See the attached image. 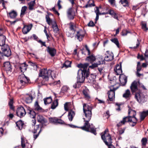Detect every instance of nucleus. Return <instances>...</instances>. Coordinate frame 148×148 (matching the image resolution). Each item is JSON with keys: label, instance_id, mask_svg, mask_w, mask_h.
<instances>
[{"label": "nucleus", "instance_id": "1", "mask_svg": "<svg viewBox=\"0 0 148 148\" xmlns=\"http://www.w3.org/2000/svg\"><path fill=\"white\" fill-rule=\"evenodd\" d=\"M92 108L88 105L84 103L83 105V110L84 116L83 118L85 122L83 126L80 127L81 129L87 132H90L96 135V129L93 125H90L89 123L92 116Z\"/></svg>", "mask_w": 148, "mask_h": 148}, {"label": "nucleus", "instance_id": "2", "mask_svg": "<svg viewBox=\"0 0 148 148\" xmlns=\"http://www.w3.org/2000/svg\"><path fill=\"white\" fill-rule=\"evenodd\" d=\"M77 67L80 69L78 71L77 82L73 85L74 88H79L81 83L83 82L86 78L85 66H77Z\"/></svg>", "mask_w": 148, "mask_h": 148}, {"label": "nucleus", "instance_id": "3", "mask_svg": "<svg viewBox=\"0 0 148 148\" xmlns=\"http://www.w3.org/2000/svg\"><path fill=\"white\" fill-rule=\"evenodd\" d=\"M137 120L136 117H132L131 116H126L124 117L123 120L117 124L118 127H120L122 125H124L126 122L132 123L130 125L132 126H134L136 124Z\"/></svg>", "mask_w": 148, "mask_h": 148}, {"label": "nucleus", "instance_id": "4", "mask_svg": "<svg viewBox=\"0 0 148 148\" xmlns=\"http://www.w3.org/2000/svg\"><path fill=\"white\" fill-rule=\"evenodd\" d=\"M108 131V129H106L104 131V133H102V134H103L101 135L102 139L107 145H111L112 143L111 136L109 134L106 133V132Z\"/></svg>", "mask_w": 148, "mask_h": 148}, {"label": "nucleus", "instance_id": "5", "mask_svg": "<svg viewBox=\"0 0 148 148\" xmlns=\"http://www.w3.org/2000/svg\"><path fill=\"white\" fill-rule=\"evenodd\" d=\"M18 80L19 84L23 86L27 85L30 81L29 79L23 74L19 75Z\"/></svg>", "mask_w": 148, "mask_h": 148}, {"label": "nucleus", "instance_id": "6", "mask_svg": "<svg viewBox=\"0 0 148 148\" xmlns=\"http://www.w3.org/2000/svg\"><path fill=\"white\" fill-rule=\"evenodd\" d=\"M140 82L138 81H134L131 84L130 88L132 93L138 92L140 91L139 87Z\"/></svg>", "mask_w": 148, "mask_h": 148}, {"label": "nucleus", "instance_id": "7", "mask_svg": "<svg viewBox=\"0 0 148 148\" xmlns=\"http://www.w3.org/2000/svg\"><path fill=\"white\" fill-rule=\"evenodd\" d=\"M88 65H77L79 66H84L85 69V73L86 75V77L87 79H89L90 82H93L94 79L96 78V76L93 74H91L90 75L89 74V69L88 68Z\"/></svg>", "mask_w": 148, "mask_h": 148}, {"label": "nucleus", "instance_id": "8", "mask_svg": "<svg viewBox=\"0 0 148 148\" xmlns=\"http://www.w3.org/2000/svg\"><path fill=\"white\" fill-rule=\"evenodd\" d=\"M119 86L114 87V86H111L110 87V90L108 91V98L111 101H113L115 98V91L119 88Z\"/></svg>", "mask_w": 148, "mask_h": 148}, {"label": "nucleus", "instance_id": "9", "mask_svg": "<svg viewBox=\"0 0 148 148\" xmlns=\"http://www.w3.org/2000/svg\"><path fill=\"white\" fill-rule=\"evenodd\" d=\"M49 70H47V69H44L40 70L39 76L42 78L43 81H48L49 80Z\"/></svg>", "mask_w": 148, "mask_h": 148}, {"label": "nucleus", "instance_id": "10", "mask_svg": "<svg viewBox=\"0 0 148 148\" xmlns=\"http://www.w3.org/2000/svg\"><path fill=\"white\" fill-rule=\"evenodd\" d=\"M135 97L137 101L140 103H143L145 101V96L141 92V91L135 94Z\"/></svg>", "mask_w": 148, "mask_h": 148}, {"label": "nucleus", "instance_id": "11", "mask_svg": "<svg viewBox=\"0 0 148 148\" xmlns=\"http://www.w3.org/2000/svg\"><path fill=\"white\" fill-rule=\"evenodd\" d=\"M26 113L23 107H20L17 108L16 114L18 116L22 117L25 115Z\"/></svg>", "mask_w": 148, "mask_h": 148}, {"label": "nucleus", "instance_id": "12", "mask_svg": "<svg viewBox=\"0 0 148 148\" xmlns=\"http://www.w3.org/2000/svg\"><path fill=\"white\" fill-rule=\"evenodd\" d=\"M85 32L82 30L77 31L75 34V38H77L79 41H81L84 37Z\"/></svg>", "mask_w": 148, "mask_h": 148}, {"label": "nucleus", "instance_id": "13", "mask_svg": "<svg viewBox=\"0 0 148 148\" xmlns=\"http://www.w3.org/2000/svg\"><path fill=\"white\" fill-rule=\"evenodd\" d=\"M37 120L38 122H40L43 125H45V124L47 123V120L40 115H38L37 117Z\"/></svg>", "mask_w": 148, "mask_h": 148}, {"label": "nucleus", "instance_id": "14", "mask_svg": "<svg viewBox=\"0 0 148 148\" xmlns=\"http://www.w3.org/2000/svg\"><path fill=\"white\" fill-rule=\"evenodd\" d=\"M119 80L122 85L124 86L127 82V77L123 74L119 76Z\"/></svg>", "mask_w": 148, "mask_h": 148}, {"label": "nucleus", "instance_id": "15", "mask_svg": "<svg viewBox=\"0 0 148 148\" xmlns=\"http://www.w3.org/2000/svg\"><path fill=\"white\" fill-rule=\"evenodd\" d=\"M7 50H6L2 53L0 51V59H1L3 58V54L5 56L8 57L11 55V51L10 48H8Z\"/></svg>", "mask_w": 148, "mask_h": 148}, {"label": "nucleus", "instance_id": "16", "mask_svg": "<svg viewBox=\"0 0 148 148\" xmlns=\"http://www.w3.org/2000/svg\"><path fill=\"white\" fill-rule=\"evenodd\" d=\"M89 56L87 57L85 60L90 63L92 64L96 60L95 56L93 54L89 55Z\"/></svg>", "mask_w": 148, "mask_h": 148}, {"label": "nucleus", "instance_id": "17", "mask_svg": "<svg viewBox=\"0 0 148 148\" xmlns=\"http://www.w3.org/2000/svg\"><path fill=\"white\" fill-rule=\"evenodd\" d=\"M32 25L31 24L30 25H24L23 28L22 32L24 34H26L31 29Z\"/></svg>", "mask_w": 148, "mask_h": 148}, {"label": "nucleus", "instance_id": "18", "mask_svg": "<svg viewBox=\"0 0 148 148\" xmlns=\"http://www.w3.org/2000/svg\"><path fill=\"white\" fill-rule=\"evenodd\" d=\"M114 71L117 75H121L122 73L121 65H116Z\"/></svg>", "mask_w": 148, "mask_h": 148}, {"label": "nucleus", "instance_id": "19", "mask_svg": "<svg viewBox=\"0 0 148 148\" xmlns=\"http://www.w3.org/2000/svg\"><path fill=\"white\" fill-rule=\"evenodd\" d=\"M113 55L112 53H109L108 52L106 54L104 60L107 61L112 60L113 58Z\"/></svg>", "mask_w": 148, "mask_h": 148}, {"label": "nucleus", "instance_id": "20", "mask_svg": "<svg viewBox=\"0 0 148 148\" xmlns=\"http://www.w3.org/2000/svg\"><path fill=\"white\" fill-rule=\"evenodd\" d=\"M47 50L51 56H54L56 53V50L54 48L48 47Z\"/></svg>", "mask_w": 148, "mask_h": 148}, {"label": "nucleus", "instance_id": "21", "mask_svg": "<svg viewBox=\"0 0 148 148\" xmlns=\"http://www.w3.org/2000/svg\"><path fill=\"white\" fill-rule=\"evenodd\" d=\"M131 96L130 90L129 89L126 90L125 92L123 94V97L127 99H129Z\"/></svg>", "mask_w": 148, "mask_h": 148}, {"label": "nucleus", "instance_id": "22", "mask_svg": "<svg viewBox=\"0 0 148 148\" xmlns=\"http://www.w3.org/2000/svg\"><path fill=\"white\" fill-rule=\"evenodd\" d=\"M42 126L41 125H38L34 126V130L32 131V132L34 134H35L37 132L38 130H39L38 132L39 134H40L42 130Z\"/></svg>", "mask_w": 148, "mask_h": 148}, {"label": "nucleus", "instance_id": "23", "mask_svg": "<svg viewBox=\"0 0 148 148\" xmlns=\"http://www.w3.org/2000/svg\"><path fill=\"white\" fill-rule=\"evenodd\" d=\"M34 109L36 111L39 112H41L42 111V109L40 106L38 101H36L34 103Z\"/></svg>", "mask_w": 148, "mask_h": 148}, {"label": "nucleus", "instance_id": "24", "mask_svg": "<svg viewBox=\"0 0 148 148\" xmlns=\"http://www.w3.org/2000/svg\"><path fill=\"white\" fill-rule=\"evenodd\" d=\"M67 17L70 20L73 19L74 18V14H73L72 8H70L67 12Z\"/></svg>", "mask_w": 148, "mask_h": 148}, {"label": "nucleus", "instance_id": "25", "mask_svg": "<svg viewBox=\"0 0 148 148\" xmlns=\"http://www.w3.org/2000/svg\"><path fill=\"white\" fill-rule=\"evenodd\" d=\"M33 97L31 95L27 94L25 96V100L27 103H30L32 102Z\"/></svg>", "mask_w": 148, "mask_h": 148}, {"label": "nucleus", "instance_id": "26", "mask_svg": "<svg viewBox=\"0 0 148 148\" xmlns=\"http://www.w3.org/2000/svg\"><path fill=\"white\" fill-rule=\"evenodd\" d=\"M75 114V112L72 110H71L69 112L68 116L70 121H72Z\"/></svg>", "mask_w": 148, "mask_h": 148}, {"label": "nucleus", "instance_id": "27", "mask_svg": "<svg viewBox=\"0 0 148 148\" xmlns=\"http://www.w3.org/2000/svg\"><path fill=\"white\" fill-rule=\"evenodd\" d=\"M27 113L29 114V116L32 119L35 118L36 113L34 110H28Z\"/></svg>", "mask_w": 148, "mask_h": 148}, {"label": "nucleus", "instance_id": "28", "mask_svg": "<svg viewBox=\"0 0 148 148\" xmlns=\"http://www.w3.org/2000/svg\"><path fill=\"white\" fill-rule=\"evenodd\" d=\"M17 15L16 12L14 10H13L9 13L8 16L11 18H16Z\"/></svg>", "mask_w": 148, "mask_h": 148}, {"label": "nucleus", "instance_id": "29", "mask_svg": "<svg viewBox=\"0 0 148 148\" xmlns=\"http://www.w3.org/2000/svg\"><path fill=\"white\" fill-rule=\"evenodd\" d=\"M109 14L112 17L115 19L118 20V14L115 12L113 10H110L109 11Z\"/></svg>", "mask_w": 148, "mask_h": 148}, {"label": "nucleus", "instance_id": "30", "mask_svg": "<svg viewBox=\"0 0 148 148\" xmlns=\"http://www.w3.org/2000/svg\"><path fill=\"white\" fill-rule=\"evenodd\" d=\"M6 39L5 36L3 35H0V46H2L5 44Z\"/></svg>", "mask_w": 148, "mask_h": 148}, {"label": "nucleus", "instance_id": "31", "mask_svg": "<svg viewBox=\"0 0 148 148\" xmlns=\"http://www.w3.org/2000/svg\"><path fill=\"white\" fill-rule=\"evenodd\" d=\"M52 27L53 32L55 33H58L59 32V29L56 24V22H53L52 23Z\"/></svg>", "mask_w": 148, "mask_h": 148}, {"label": "nucleus", "instance_id": "32", "mask_svg": "<svg viewBox=\"0 0 148 148\" xmlns=\"http://www.w3.org/2000/svg\"><path fill=\"white\" fill-rule=\"evenodd\" d=\"M58 100L56 99L52 102L51 107V108L52 109H55L58 106Z\"/></svg>", "mask_w": 148, "mask_h": 148}, {"label": "nucleus", "instance_id": "33", "mask_svg": "<svg viewBox=\"0 0 148 148\" xmlns=\"http://www.w3.org/2000/svg\"><path fill=\"white\" fill-rule=\"evenodd\" d=\"M49 76H51L53 79H54L56 77V75L57 73L56 71L54 70L51 71L50 70H49Z\"/></svg>", "mask_w": 148, "mask_h": 148}, {"label": "nucleus", "instance_id": "34", "mask_svg": "<svg viewBox=\"0 0 148 148\" xmlns=\"http://www.w3.org/2000/svg\"><path fill=\"white\" fill-rule=\"evenodd\" d=\"M16 124L18 128L21 130L22 129L24 123L22 121L20 120L16 123Z\"/></svg>", "mask_w": 148, "mask_h": 148}, {"label": "nucleus", "instance_id": "35", "mask_svg": "<svg viewBox=\"0 0 148 148\" xmlns=\"http://www.w3.org/2000/svg\"><path fill=\"white\" fill-rule=\"evenodd\" d=\"M148 115V110L143 111L141 113L140 116V120L142 121L144 119L145 117Z\"/></svg>", "mask_w": 148, "mask_h": 148}, {"label": "nucleus", "instance_id": "36", "mask_svg": "<svg viewBox=\"0 0 148 148\" xmlns=\"http://www.w3.org/2000/svg\"><path fill=\"white\" fill-rule=\"evenodd\" d=\"M128 114L130 116H131L132 117H135V116L136 115V112L134 110H132L129 109L128 111Z\"/></svg>", "mask_w": 148, "mask_h": 148}, {"label": "nucleus", "instance_id": "37", "mask_svg": "<svg viewBox=\"0 0 148 148\" xmlns=\"http://www.w3.org/2000/svg\"><path fill=\"white\" fill-rule=\"evenodd\" d=\"M71 103L70 102H66L64 105V109L65 110L68 111L70 108Z\"/></svg>", "mask_w": 148, "mask_h": 148}, {"label": "nucleus", "instance_id": "38", "mask_svg": "<svg viewBox=\"0 0 148 148\" xmlns=\"http://www.w3.org/2000/svg\"><path fill=\"white\" fill-rule=\"evenodd\" d=\"M46 19L47 23L49 25H50L51 24L52 25L53 23V22H56L55 21H52L48 15L46 16Z\"/></svg>", "mask_w": 148, "mask_h": 148}, {"label": "nucleus", "instance_id": "39", "mask_svg": "<svg viewBox=\"0 0 148 148\" xmlns=\"http://www.w3.org/2000/svg\"><path fill=\"white\" fill-rule=\"evenodd\" d=\"M85 46L86 48L85 49L83 48L81 50L82 53L83 54H85V51H87L88 52V55H90V51L89 49H88L87 45H86Z\"/></svg>", "mask_w": 148, "mask_h": 148}, {"label": "nucleus", "instance_id": "40", "mask_svg": "<svg viewBox=\"0 0 148 148\" xmlns=\"http://www.w3.org/2000/svg\"><path fill=\"white\" fill-rule=\"evenodd\" d=\"M52 101V99L51 97H47L44 99V101L45 105L50 103Z\"/></svg>", "mask_w": 148, "mask_h": 148}, {"label": "nucleus", "instance_id": "41", "mask_svg": "<svg viewBox=\"0 0 148 148\" xmlns=\"http://www.w3.org/2000/svg\"><path fill=\"white\" fill-rule=\"evenodd\" d=\"M111 41L113 43H114L118 48H119V41L116 38H114L111 39Z\"/></svg>", "mask_w": 148, "mask_h": 148}, {"label": "nucleus", "instance_id": "42", "mask_svg": "<svg viewBox=\"0 0 148 148\" xmlns=\"http://www.w3.org/2000/svg\"><path fill=\"white\" fill-rule=\"evenodd\" d=\"M95 5L93 3V1L92 0H90L88 3L85 5V8H87L88 7H91L94 6Z\"/></svg>", "mask_w": 148, "mask_h": 148}, {"label": "nucleus", "instance_id": "43", "mask_svg": "<svg viewBox=\"0 0 148 148\" xmlns=\"http://www.w3.org/2000/svg\"><path fill=\"white\" fill-rule=\"evenodd\" d=\"M27 7L26 6H24L22 7L21 13V16H22L25 14L26 11Z\"/></svg>", "mask_w": 148, "mask_h": 148}, {"label": "nucleus", "instance_id": "44", "mask_svg": "<svg viewBox=\"0 0 148 148\" xmlns=\"http://www.w3.org/2000/svg\"><path fill=\"white\" fill-rule=\"evenodd\" d=\"M109 82L111 84H112L111 86L114 85V87H116V86H115L116 85V77H114L113 80H110Z\"/></svg>", "mask_w": 148, "mask_h": 148}, {"label": "nucleus", "instance_id": "45", "mask_svg": "<svg viewBox=\"0 0 148 148\" xmlns=\"http://www.w3.org/2000/svg\"><path fill=\"white\" fill-rule=\"evenodd\" d=\"M35 4V0L31 1L29 4V9L30 10L33 9V7Z\"/></svg>", "mask_w": 148, "mask_h": 148}, {"label": "nucleus", "instance_id": "46", "mask_svg": "<svg viewBox=\"0 0 148 148\" xmlns=\"http://www.w3.org/2000/svg\"><path fill=\"white\" fill-rule=\"evenodd\" d=\"M1 46V50L3 52L6 50H7L8 48H10L9 46L7 45L4 44L3 45Z\"/></svg>", "mask_w": 148, "mask_h": 148}, {"label": "nucleus", "instance_id": "47", "mask_svg": "<svg viewBox=\"0 0 148 148\" xmlns=\"http://www.w3.org/2000/svg\"><path fill=\"white\" fill-rule=\"evenodd\" d=\"M147 139L146 138H143L141 140V142L142 146L143 147L145 146L147 143Z\"/></svg>", "mask_w": 148, "mask_h": 148}, {"label": "nucleus", "instance_id": "48", "mask_svg": "<svg viewBox=\"0 0 148 148\" xmlns=\"http://www.w3.org/2000/svg\"><path fill=\"white\" fill-rule=\"evenodd\" d=\"M99 63L95 64H92V65H101L105 64V61L102 59H99L98 60Z\"/></svg>", "mask_w": 148, "mask_h": 148}, {"label": "nucleus", "instance_id": "49", "mask_svg": "<svg viewBox=\"0 0 148 148\" xmlns=\"http://www.w3.org/2000/svg\"><path fill=\"white\" fill-rule=\"evenodd\" d=\"M4 67L5 68L6 71L11 72V65H4Z\"/></svg>", "mask_w": 148, "mask_h": 148}, {"label": "nucleus", "instance_id": "50", "mask_svg": "<svg viewBox=\"0 0 148 148\" xmlns=\"http://www.w3.org/2000/svg\"><path fill=\"white\" fill-rule=\"evenodd\" d=\"M83 93L85 97L87 99H89L90 98V97L89 95L88 92L85 90H84L83 91Z\"/></svg>", "mask_w": 148, "mask_h": 148}, {"label": "nucleus", "instance_id": "51", "mask_svg": "<svg viewBox=\"0 0 148 148\" xmlns=\"http://www.w3.org/2000/svg\"><path fill=\"white\" fill-rule=\"evenodd\" d=\"M121 2L124 6H127L128 5V2L127 0H121Z\"/></svg>", "mask_w": 148, "mask_h": 148}, {"label": "nucleus", "instance_id": "52", "mask_svg": "<svg viewBox=\"0 0 148 148\" xmlns=\"http://www.w3.org/2000/svg\"><path fill=\"white\" fill-rule=\"evenodd\" d=\"M76 28V26L74 24L72 23H70V29L73 31H75Z\"/></svg>", "mask_w": 148, "mask_h": 148}, {"label": "nucleus", "instance_id": "53", "mask_svg": "<svg viewBox=\"0 0 148 148\" xmlns=\"http://www.w3.org/2000/svg\"><path fill=\"white\" fill-rule=\"evenodd\" d=\"M68 90V88L66 86H64L62 88L61 90V92L62 93L66 92Z\"/></svg>", "mask_w": 148, "mask_h": 148}, {"label": "nucleus", "instance_id": "54", "mask_svg": "<svg viewBox=\"0 0 148 148\" xmlns=\"http://www.w3.org/2000/svg\"><path fill=\"white\" fill-rule=\"evenodd\" d=\"M147 65H137V71L139 72L141 70L142 67H146Z\"/></svg>", "mask_w": 148, "mask_h": 148}, {"label": "nucleus", "instance_id": "55", "mask_svg": "<svg viewBox=\"0 0 148 148\" xmlns=\"http://www.w3.org/2000/svg\"><path fill=\"white\" fill-rule=\"evenodd\" d=\"M95 12L96 13V14H106V13H103L101 14L100 13L99 8L98 7H96V10H95Z\"/></svg>", "mask_w": 148, "mask_h": 148}, {"label": "nucleus", "instance_id": "56", "mask_svg": "<svg viewBox=\"0 0 148 148\" xmlns=\"http://www.w3.org/2000/svg\"><path fill=\"white\" fill-rule=\"evenodd\" d=\"M13 101L12 99H11L9 102V105L10 106V108L11 109L13 110L14 107L13 106Z\"/></svg>", "mask_w": 148, "mask_h": 148}, {"label": "nucleus", "instance_id": "57", "mask_svg": "<svg viewBox=\"0 0 148 148\" xmlns=\"http://www.w3.org/2000/svg\"><path fill=\"white\" fill-rule=\"evenodd\" d=\"M27 65H22V66L20 67V68L21 70V72H24L26 71L27 69Z\"/></svg>", "mask_w": 148, "mask_h": 148}, {"label": "nucleus", "instance_id": "58", "mask_svg": "<svg viewBox=\"0 0 148 148\" xmlns=\"http://www.w3.org/2000/svg\"><path fill=\"white\" fill-rule=\"evenodd\" d=\"M140 44V42L139 40L138 39H137V41L136 42V46H134V47H130V48L133 49H136L139 46Z\"/></svg>", "mask_w": 148, "mask_h": 148}, {"label": "nucleus", "instance_id": "59", "mask_svg": "<svg viewBox=\"0 0 148 148\" xmlns=\"http://www.w3.org/2000/svg\"><path fill=\"white\" fill-rule=\"evenodd\" d=\"M57 119V118H50L49 119V121L51 123L56 124Z\"/></svg>", "mask_w": 148, "mask_h": 148}, {"label": "nucleus", "instance_id": "60", "mask_svg": "<svg viewBox=\"0 0 148 148\" xmlns=\"http://www.w3.org/2000/svg\"><path fill=\"white\" fill-rule=\"evenodd\" d=\"M21 146L22 147V148H24L25 147V140L24 138L21 137Z\"/></svg>", "mask_w": 148, "mask_h": 148}, {"label": "nucleus", "instance_id": "61", "mask_svg": "<svg viewBox=\"0 0 148 148\" xmlns=\"http://www.w3.org/2000/svg\"><path fill=\"white\" fill-rule=\"evenodd\" d=\"M137 58L138 59H140L141 61L145 60V58H144L143 56L142 55H138L137 56Z\"/></svg>", "mask_w": 148, "mask_h": 148}, {"label": "nucleus", "instance_id": "62", "mask_svg": "<svg viewBox=\"0 0 148 148\" xmlns=\"http://www.w3.org/2000/svg\"><path fill=\"white\" fill-rule=\"evenodd\" d=\"M61 2V1H60V0H58V3H57V5L58 7V9L59 10L61 9L62 8V6L60 4Z\"/></svg>", "mask_w": 148, "mask_h": 148}, {"label": "nucleus", "instance_id": "63", "mask_svg": "<svg viewBox=\"0 0 148 148\" xmlns=\"http://www.w3.org/2000/svg\"><path fill=\"white\" fill-rule=\"evenodd\" d=\"M64 122L63 121L61 120V119H57V121H56V123H59L62 124L64 123Z\"/></svg>", "mask_w": 148, "mask_h": 148}, {"label": "nucleus", "instance_id": "64", "mask_svg": "<svg viewBox=\"0 0 148 148\" xmlns=\"http://www.w3.org/2000/svg\"><path fill=\"white\" fill-rule=\"evenodd\" d=\"M142 28L144 30L147 31L148 29V28L146 27V24L145 23L142 24Z\"/></svg>", "mask_w": 148, "mask_h": 148}]
</instances>
